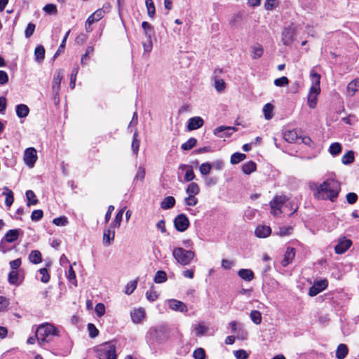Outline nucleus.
Masks as SVG:
<instances>
[{"mask_svg": "<svg viewBox=\"0 0 359 359\" xmlns=\"http://www.w3.org/2000/svg\"><path fill=\"white\" fill-rule=\"evenodd\" d=\"M309 187L313 191V196L318 200L334 201L341 190L340 183L333 179H328L319 185L315 182H309Z\"/></svg>", "mask_w": 359, "mask_h": 359, "instance_id": "1", "label": "nucleus"}, {"mask_svg": "<svg viewBox=\"0 0 359 359\" xmlns=\"http://www.w3.org/2000/svg\"><path fill=\"white\" fill-rule=\"evenodd\" d=\"M310 76L312 79V84L309 91L307 103L310 108L314 109L317 105L318 97L320 93V75L312 70Z\"/></svg>", "mask_w": 359, "mask_h": 359, "instance_id": "2", "label": "nucleus"}, {"mask_svg": "<svg viewBox=\"0 0 359 359\" xmlns=\"http://www.w3.org/2000/svg\"><path fill=\"white\" fill-rule=\"evenodd\" d=\"M93 352L97 359H116V346L111 341L99 344L93 348Z\"/></svg>", "mask_w": 359, "mask_h": 359, "instance_id": "3", "label": "nucleus"}, {"mask_svg": "<svg viewBox=\"0 0 359 359\" xmlns=\"http://www.w3.org/2000/svg\"><path fill=\"white\" fill-rule=\"evenodd\" d=\"M302 29V25L292 22L285 27L281 34V41L285 46H290L294 41V36Z\"/></svg>", "mask_w": 359, "mask_h": 359, "instance_id": "4", "label": "nucleus"}, {"mask_svg": "<svg viewBox=\"0 0 359 359\" xmlns=\"http://www.w3.org/2000/svg\"><path fill=\"white\" fill-rule=\"evenodd\" d=\"M172 256L177 263L181 265H189L195 257L191 250H186L182 248H175L172 250Z\"/></svg>", "mask_w": 359, "mask_h": 359, "instance_id": "5", "label": "nucleus"}, {"mask_svg": "<svg viewBox=\"0 0 359 359\" xmlns=\"http://www.w3.org/2000/svg\"><path fill=\"white\" fill-rule=\"evenodd\" d=\"M359 320L357 316H342L340 319L341 330L344 334H349L353 332Z\"/></svg>", "mask_w": 359, "mask_h": 359, "instance_id": "6", "label": "nucleus"}, {"mask_svg": "<svg viewBox=\"0 0 359 359\" xmlns=\"http://www.w3.org/2000/svg\"><path fill=\"white\" fill-rule=\"evenodd\" d=\"M36 332L39 338L47 337L49 335H59L60 331L53 325L46 323L39 325L36 328Z\"/></svg>", "mask_w": 359, "mask_h": 359, "instance_id": "7", "label": "nucleus"}, {"mask_svg": "<svg viewBox=\"0 0 359 359\" xmlns=\"http://www.w3.org/2000/svg\"><path fill=\"white\" fill-rule=\"evenodd\" d=\"M287 201L288 198L285 195L275 196L273 200L269 203L271 214H273L274 216H279L282 213V206Z\"/></svg>", "mask_w": 359, "mask_h": 359, "instance_id": "8", "label": "nucleus"}, {"mask_svg": "<svg viewBox=\"0 0 359 359\" xmlns=\"http://www.w3.org/2000/svg\"><path fill=\"white\" fill-rule=\"evenodd\" d=\"M58 336L59 335H49L47 336V337L39 338V346L42 349L53 353L57 348L55 337Z\"/></svg>", "mask_w": 359, "mask_h": 359, "instance_id": "9", "label": "nucleus"}, {"mask_svg": "<svg viewBox=\"0 0 359 359\" xmlns=\"http://www.w3.org/2000/svg\"><path fill=\"white\" fill-rule=\"evenodd\" d=\"M111 7L109 3L104 4L101 8L96 10L88 18V22L90 24L100 20L106 13L110 11Z\"/></svg>", "mask_w": 359, "mask_h": 359, "instance_id": "10", "label": "nucleus"}, {"mask_svg": "<svg viewBox=\"0 0 359 359\" xmlns=\"http://www.w3.org/2000/svg\"><path fill=\"white\" fill-rule=\"evenodd\" d=\"M148 336L156 341H161L166 337V327L164 325L151 327L148 332Z\"/></svg>", "mask_w": 359, "mask_h": 359, "instance_id": "11", "label": "nucleus"}, {"mask_svg": "<svg viewBox=\"0 0 359 359\" xmlns=\"http://www.w3.org/2000/svg\"><path fill=\"white\" fill-rule=\"evenodd\" d=\"M23 160L29 168H33L37 160V151L36 149L34 147L26 149L24 152Z\"/></svg>", "mask_w": 359, "mask_h": 359, "instance_id": "12", "label": "nucleus"}, {"mask_svg": "<svg viewBox=\"0 0 359 359\" xmlns=\"http://www.w3.org/2000/svg\"><path fill=\"white\" fill-rule=\"evenodd\" d=\"M328 281L327 279L315 280L313 285L310 287L309 290V294L311 297H314L326 289Z\"/></svg>", "mask_w": 359, "mask_h": 359, "instance_id": "13", "label": "nucleus"}, {"mask_svg": "<svg viewBox=\"0 0 359 359\" xmlns=\"http://www.w3.org/2000/svg\"><path fill=\"white\" fill-rule=\"evenodd\" d=\"M174 224L178 231L183 232L188 229L190 223L186 215L180 214L175 217Z\"/></svg>", "mask_w": 359, "mask_h": 359, "instance_id": "14", "label": "nucleus"}, {"mask_svg": "<svg viewBox=\"0 0 359 359\" xmlns=\"http://www.w3.org/2000/svg\"><path fill=\"white\" fill-rule=\"evenodd\" d=\"M235 127L221 126L214 130V135L220 138H224L230 136L233 132L236 131Z\"/></svg>", "mask_w": 359, "mask_h": 359, "instance_id": "15", "label": "nucleus"}, {"mask_svg": "<svg viewBox=\"0 0 359 359\" xmlns=\"http://www.w3.org/2000/svg\"><path fill=\"white\" fill-rule=\"evenodd\" d=\"M352 245V241L344 237L339 239L337 245L334 247V251L337 254L344 253Z\"/></svg>", "mask_w": 359, "mask_h": 359, "instance_id": "16", "label": "nucleus"}, {"mask_svg": "<svg viewBox=\"0 0 359 359\" xmlns=\"http://www.w3.org/2000/svg\"><path fill=\"white\" fill-rule=\"evenodd\" d=\"M115 238V230L114 228H111L110 226L105 229L103 232L102 242L105 246L110 245Z\"/></svg>", "mask_w": 359, "mask_h": 359, "instance_id": "17", "label": "nucleus"}, {"mask_svg": "<svg viewBox=\"0 0 359 359\" xmlns=\"http://www.w3.org/2000/svg\"><path fill=\"white\" fill-rule=\"evenodd\" d=\"M168 306L170 309L176 312L185 313L187 311V305L177 299H170L168 301Z\"/></svg>", "mask_w": 359, "mask_h": 359, "instance_id": "18", "label": "nucleus"}, {"mask_svg": "<svg viewBox=\"0 0 359 359\" xmlns=\"http://www.w3.org/2000/svg\"><path fill=\"white\" fill-rule=\"evenodd\" d=\"M63 78V73L61 69H58L55 72L53 80V86L52 89L55 95H59L60 83Z\"/></svg>", "mask_w": 359, "mask_h": 359, "instance_id": "19", "label": "nucleus"}, {"mask_svg": "<svg viewBox=\"0 0 359 359\" xmlns=\"http://www.w3.org/2000/svg\"><path fill=\"white\" fill-rule=\"evenodd\" d=\"M210 330H213V328L210 327V325L204 322L199 323L194 325L195 334L197 337L208 334Z\"/></svg>", "mask_w": 359, "mask_h": 359, "instance_id": "20", "label": "nucleus"}, {"mask_svg": "<svg viewBox=\"0 0 359 359\" xmlns=\"http://www.w3.org/2000/svg\"><path fill=\"white\" fill-rule=\"evenodd\" d=\"M204 121L200 116L189 118L187 122V129L189 131L198 129L203 126Z\"/></svg>", "mask_w": 359, "mask_h": 359, "instance_id": "21", "label": "nucleus"}, {"mask_svg": "<svg viewBox=\"0 0 359 359\" xmlns=\"http://www.w3.org/2000/svg\"><path fill=\"white\" fill-rule=\"evenodd\" d=\"M295 256V249L292 247H287L286 252L284 255V258L282 261V265L283 266H287L294 259Z\"/></svg>", "mask_w": 359, "mask_h": 359, "instance_id": "22", "label": "nucleus"}, {"mask_svg": "<svg viewBox=\"0 0 359 359\" xmlns=\"http://www.w3.org/2000/svg\"><path fill=\"white\" fill-rule=\"evenodd\" d=\"M271 233V229L270 226L265 225L258 226L255 231L256 236L262 238L268 237Z\"/></svg>", "mask_w": 359, "mask_h": 359, "instance_id": "23", "label": "nucleus"}, {"mask_svg": "<svg viewBox=\"0 0 359 359\" xmlns=\"http://www.w3.org/2000/svg\"><path fill=\"white\" fill-rule=\"evenodd\" d=\"M179 170H186L184 177L186 182H191L195 178V174L193 171L192 168L190 165L182 164L180 165Z\"/></svg>", "mask_w": 359, "mask_h": 359, "instance_id": "24", "label": "nucleus"}, {"mask_svg": "<svg viewBox=\"0 0 359 359\" xmlns=\"http://www.w3.org/2000/svg\"><path fill=\"white\" fill-rule=\"evenodd\" d=\"M8 281L11 285H19L22 283V278H20L18 271H11L8 273Z\"/></svg>", "mask_w": 359, "mask_h": 359, "instance_id": "25", "label": "nucleus"}, {"mask_svg": "<svg viewBox=\"0 0 359 359\" xmlns=\"http://www.w3.org/2000/svg\"><path fill=\"white\" fill-rule=\"evenodd\" d=\"M20 232V229H11L6 233L3 239L8 243L14 242L18 238Z\"/></svg>", "mask_w": 359, "mask_h": 359, "instance_id": "26", "label": "nucleus"}, {"mask_svg": "<svg viewBox=\"0 0 359 359\" xmlns=\"http://www.w3.org/2000/svg\"><path fill=\"white\" fill-rule=\"evenodd\" d=\"M238 275L241 278L245 281H251L254 279V273L250 269H240L238 272Z\"/></svg>", "mask_w": 359, "mask_h": 359, "instance_id": "27", "label": "nucleus"}, {"mask_svg": "<svg viewBox=\"0 0 359 359\" xmlns=\"http://www.w3.org/2000/svg\"><path fill=\"white\" fill-rule=\"evenodd\" d=\"M15 111L19 118H25L29 113V109L26 104H20L16 106Z\"/></svg>", "mask_w": 359, "mask_h": 359, "instance_id": "28", "label": "nucleus"}, {"mask_svg": "<svg viewBox=\"0 0 359 359\" xmlns=\"http://www.w3.org/2000/svg\"><path fill=\"white\" fill-rule=\"evenodd\" d=\"M359 90V80H353L351 81L346 88V93L348 96H353Z\"/></svg>", "mask_w": 359, "mask_h": 359, "instance_id": "29", "label": "nucleus"}, {"mask_svg": "<svg viewBox=\"0 0 359 359\" xmlns=\"http://www.w3.org/2000/svg\"><path fill=\"white\" fill-rule=\"evenodd\" d=\"M125 210H126V207H123V208L119 210V211L117 212L114 219L109 225L111 226V228L116 229V228L120 227Z\"/></svg>", "mask_w": 359, "mask_h": 359, "instance_id": "30", "label": "nucleus"}, {"mask_svg": "<svg viewBox=\"0 0 359 359\" xmlns=\"http://www.w3.org/2000/svg\"><path fill=\"white\" fill-rule=\"evenodd\" d=\"M142 27L144 31V34L147 39H152L154 35V27L148 22L144 21L142 23Z\"/></svg>", "mask_w": 359, "mask_h": 359, "instance_id": "31", "label": "nucleus"}, {"mask_svg": "<svg viewBox=\"0 0 359 359\" xmlns=\"http://www.w3.org/2000/svg\"><path fill=\"white\" fill-rule=\"evenodd\" d=\"M45 57V49L43 46L39 45L36 47L34 50V58L38 63L43 61Z\"/></svg>", "mask_w": 359, "mask_h": 359, "instance_id": "32", "label": "nucleus"}, {"mask_svg": "<svg viewBox=\"0 0 359 359\" xmlns=\"http://www.w3.org/2000/svg\"><path fill=\"white\" fill-rule=\"evenodd\" d=\"M175 199L173 196L165 197L161 203V208L163 210H168L174 207Z\"/></svg>", "mask_w": 359, "mask_h": 359, "instance_id": "33", "label": "nucleus"}, {"mask_svg": "<svg viewBox=\"0 0 359 359\" xmlns=\"http://www.w3.org/2000/svg\"><path fill=\"white\" fill-rule=\"evenodd\" d=\"M4 189V191L3 192V194L6 196L5 204L7 207H11L14 201L13 193L6 187H5Z\"/></svg>", "mask_w": 359, "mask_h": 359, "instance_id": "34", "label": "nucleus"}, {"mask_svg": "<svg viewBox=\"0 0 359 359\" xmlns=\"http://www.w3.org/2000/svg\"><path fill=\"white\" fill-rule=\"evenodd\" d=\"M348 347L346 344H340L336 351V357L338 359H344L348 354Z\"/></svg>", "mask_w": 359, "mask_h": 359, "instance_id": "35", "label": "nucleus"}, {"mask_svg": "<svg viewBox=\"0 0 359 359\" xmlns=\"http://www.w3.org/2000/svg\"><path fill=\"white\" fill-rule=\"evenodd\" d=\"M256 168L255 162L249 161L243 165L242 170L245 175H250L256 170Z\"/></svg>", "mask_w": 359, "mask_h": 359, "instance_id": "36", "label": "nucleus"}, {"mask_svg": "<svg viewBox=\"0 0 359 359\" xmlns=\"http://www.w3.org/2000/svg\"><path fill=\"white\" fill-rule=\"evenodd\" d=\"M273 109H274V107L271 103H267L264 106L262 111L264 113V118L266 120H270L273 118Z\"/></svg>", "mask_w": 359, "mask_h": 359, "instance_id": "37", "label": "nucleus"}, {"mask_svg": "<svg viewBox=\"0 0 359 359\" xmlns=\"http://www.w3.org/2000/svg\"><path fill=\"white\" fill-rule=\"evenodd\" d=\"M263 52V47L260 44L254 45L252 47V58L255 60L261 57Z\"/></svg>", "mask_w": 359, "mask_h": 359, "instance_id": "38", "label": "nucleus"}, {"mask_svg": "<svg viewBox=\"0 0 359 359\" xmlns=\"http://www.w3.org/2000/svg\"><path fill=\"white\" fill-rule=\"evenodd\" d=\"M186 192L188 195L196 196L200 192L199 186L196 182H191L188 185Z\"/></svg>", "mask_w": 359, "mask_h": 359, "instance_id": "39", "label": "nucleus"}, {"mask_svg": "<svg viewBox=\"0 0 359 359\" xmlns=\"http://www.w3.org/2000/svg\"><path fill=\"white\" fill-rule=\"evenodd\" d=\"M29 260L33 264H39L41 262V254L39 250H32L29 255Z\"/></svg>", "mask_w": 359, "mask_h": 359, "instance_id": "40", "label": "nucleus"}, {"mask_svg": "<svg viewBox=\"0 0 359 359\" xmlns=\"http://www.w3.org/2000/svg\"><path fill=\"white\" fill-rule=\"evenodd\" d=\"M167 280V274L164 271H158L154 276V281L157 283H163Z\"/></svg>", "mask_w": 359, "mask_h": 359, "instance_id": "41", "label": "nucleus"}, {"mask_svg": "<svg viewBox=\"0 0 359 359\" xmlns=\"http://www.w3.org/2000/svg\"><path fill=\"white\" fill-rule=\"evenodd\" d=\"M341 145L338 142L332 143L329 148V152L333 156L339 155L341 152Z\"/></svg>", "mask_w": 359, "mask_h": 359, "instance_id": "42", "label": "nucleus"}, {"mask_svg": "<svg viewBox=\"0 0 359 359\" xmlns=\"http://www.w3.org/2000/svg\"><path fill=\"white\" fill-rule=\"evenodd\" d=\"M26 198L27 200V205L28 206H30L31 205H36L38 203L35 194L32 190L26 191Z\"/></svg>", "mask_w": 359, "mask_h": 359, "instance_id": "43", "label": "nucleus"}, {"mask_svg": "<svg viewBox=\"0 0 359 359\" xmlns=\"http://www.w3.org/2000/svg\"><path fill=\"white\" fill-rule=\"evenodd\" d=\"M197 144V140L194 137L189 138L186 142L182 144V149L187 151L191 149Z\"/></svg>", "mask_w": 359, "mask_h": 359, "instance_id": "44", "label": "nucleus"}, {"mask_svg": "<svg viewBox=\"0 0 359 359\" xmlns=\"http://www.w3.org/2000/svg\"><path fill=\"white\" fill-rule=\"evenodd\" d=\"M354 161V154L353 151H349L347 153H346L342 157H341V162L344 165H348L353 162Z\"/></svg>", "mask_w": 359, "mask_h": 359, "instance_id": "45", "label": "nucleus"}, {"mask_svg": "<svg viewBox=\"0 0 359 359\" xmlns=\"http://www.w3.org/2000/svg\"><path fill=\"white\" fill-rule=\"evenodd\" d=\"M246 157V155L245 154L242 153H234L231 156V163L232 164H237L240 163L241 161H243Z\"/></svg>", "mask_w": 359, "mask_h": 359, "instance_id": "46", "label": "nucleus"}, {"mask_svg": "<svg viewBox=\"0 0 359 359\" xmlns=\"http://www.w3.org/2000/svg\"><path fill=\"white\" fill-rule=\"evenodd\" d=\"M67 277L72 284H73L76 287L77 286V280H76V273L72 268V266H69V269L67 273Z\"/></svg>", "mask_w": 359, "mask_h": 359, "instance_id": "47", "label": "nucleus"}, {"mask_svg": "<svg viewBox=\"0 0 359 359\" xmlns=\"http://www.w3.org/2000/svg\"><path fill=\"white\" fill-rule=\"evenodd\" d=\"M284 139L288 142H293L297 139V132L294 130H288L284 133Z\"/></svg>", "mask_w": 359, "mask_h": 359, "instance_id": "48", "label": "nucleus"}, {"mask_svg": "<svg viewBox=\"0 0 359 359\" xmlns=\"http://www.w3.org/2000/svg\"><path fill=\"white\" fill-rule=\"evenodd\" d=\"M145 4L149 16L153 18L156 13V9L153 0H146Z\"/></svg>", "mask_w": 359, "mask_h": 359, "instance_id": "49", "label": "nucleus"}, {"mask_svg": "<svg viewBox=\"0 0 359 359\" xmlns=\"http://www.w3.org/2000/svg\"><path fill=\"white\" fill-rule=\"evenodd\" d=\"M146 297L149 301L154 302L156 300L158 297V294L156 291L154 290V286L152 285L151 288L147 291Z\"/></svg>", "mask_w": 359, "mask_h": 359, "instance_id": "50", "label": "nucleus"}, {"mask_svg": "<svg viewBox=\"0 0 359 359\" xmlns=\"http://www.w3.org/2000/svg\"><path fill=\"white\" fill-rule=\"evenodd\" d=\"M292 227L291 226H282L279 227L278 231L276 233L280 236H286L292 233Z\"/></svg>", "mask_w": 359, "mask_h": 359, "instance_id": "51", "label": "nucleus"}, {"mask_svg": "<svg viewBox=\"0 0 359 359\" xmlns=\"http://www.w3.org/2000/svg\"><path fill=\"white\" fill-rule=\"evenodd\" d=\"M43 10L44 11V12L50 15H56L57 13V7L53 4H46L43 7Z\"/></svg>", "mask_w": 359, "mask_h": 359, "instance_id": "52", "label": "nucleus"}, {"mask_svg": "<svg viewBox=\"0 0 359 359\" xmlns=\"http://www.w3.org/2000/svg\"><path fill=\"white\" fill-rule=\"evenodd\" d=\"M212 165L209 163H203L199 167V170L201 175H206L211 171Z\"/></svg>", "mask_w": 359, "mask_h": 359, "instance_id": "53", "label": "nucleus"}, {"mask_svg": "<svg viewBox=\"0 0 359 359\" xmlns=\"http://www.w3.org/2000/svg\"><path fill=\"white\" fill-rule=\"evenodd\" d=\"M87 328L90 338H95L99 334V330L93 323H88Z\"/></svg>", "mask_w": 359, "mask_h": 359, "instance_id": "54", "label": "nucleus"}, {"mask_svg": "<svg viewBox=\"0 0 359 359\" xmlns=\"http://www.w3.org/2000/svg\"><path fill=\"white\" fill-rule=\"evenodd\" d=\"M137 285V280H133V281L129 282L126 286L125 293L127 294H132L134 292V290L136 289Z\"/></svg>", "mask_w": 359, "mask_h": 359, "instance_id": "55", "label": "nucleus"}, {"mask_svg": "<svg viewBox=\"0 0 359 359\" xmlns=\"http://www.w3.org/2000/svg\"><path fill=\"white\" fill-rule=\"evenodd\" d=\"M78 72H79V67H74L72 70L71 77H70L69 86L72 89H74L75 88L76 76L78 74Z\"/></svg>", "mask_w": 359, "mask_h": 359, "instance_id": "56", "label": "nucleus"}, {"mask_svg": "<svg viewBox=\"0 0 359 359\" xmlns=\"http://www.w3.org/2000/svg\"><path fill=\"white\" fill-rule=\"evenodd\" d=\"M53 223L58 226H65L68 224L67 218L65 216L55 218Z\"/></svg>", "mask_w": 359, "mask_h": 359, "instance_id": "57", "label": "nucleus"}, {"mask_svg": "<svg viewBox=\"0 0 359 359\" xmlns=\"http://www.w3.org/2000/svg\"><path fill=\"white\" fill-rule=\"evenodd\" d=\"M144 177H145V169L144 167L140 166L137 168L136 175H135L134 181H136V180L137 181H138V180L142 181L144 179Z\"/></svg>", "mask_w": 359, "mask_h": 359, "instance_id": "58", "label": "nucleus"}, {"mask_svg": "<svg viewBox=\"0 0 359 359\" xmlns=\"http://www.w3.org/2000/svg\"><path fill=\"white\" fill-rule=\"evenodd\" d=\"M236 337L238 339L243 340L245 339L248 335L247 331L244 329L243 325H238V330L236 331Z\"/></svg>", "mask_w": 359, "mask_h": 359, "instance_id": "59", "label": "nucleus"}, {"mask_svg": "<svg viewBox=\"0 0 359 359\" xmlns=\"http://www.w3.org/2000/svg\"><path fill=\"white\" fill-rule=\"evenodd\" d=\"M193 357L194 358V359H205V350L202 348H196L193 353Z\"/></svg>", "mask_w": 359, "mask_h": 359, "instance_id": "60", "label": "nucleus"}, {"mask_svg": "<svg viewBox=\"0 0 359 359\" xmlns=\"http://www.w3.org/2000/svg\"><path fill=\"white\" fill-rule=\"evenodd\" d=\"M233 355L236 359H248L249 354L243 349L235 351Z\"/></svg>", "mask_w": 359, "mask_h": 359, "instance_id": "61", "label": "nucleus"}, {"mask_svg": "<svg viewBox=\"0 0 359 359\" xmlns=\"http://www.w3.org/2000/svg\"><path fill=\"white\" fill-rule=\"evenodd\" d=\"M278 0H266L264 7L266 10L271 11L277 7Z\"/></svg>", "mask_w": 359, "mask_h": 359, "instance_id": "62", "label": "nucleus"}, {"mask_svg": "<svg viewBox=\"0 0 359 359\" xmlns=\"http://www.w3.org/2000/svg\"><path fill=\"white\" fill-rule=\"evenodd\" d=\"M43 215V212L41 210H34L31 215V219L34 222L39 221Z\"/></svg>", "mask_w": 359, "mask_h": 359, "instance_id": "63", "label": "nucleus"}, {"mask_svg": "<svg viewBox=\"0 0 359 359\" xmlns=\"http://www.w3.org/2000/svg\"><path fill=\"white\" fill-rule=\"evenodd\" d=\"M35 30V25L29 22L25 31V35L26 38H29L34 32Z\"/></svg>", "mask_w": 359, "mask_h": 359, "instance_id": "64", "label": "nucleus"}]
</instances>
